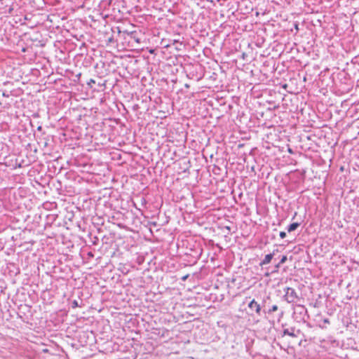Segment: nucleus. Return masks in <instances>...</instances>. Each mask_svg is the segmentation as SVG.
<instances>
[{"mask_svg": "<svg viewBox=\"0 0 359 359\" xmlns=\"http://www.w3.org/2000/svg\"><path fill=\"white\" fill-rule=\"evenodd\" d=\"M285 294L283 295V299L289 304L294 303L297 299H298V295L294 288L286 287L284 288Z\"/></svg>", "mask_w": 359, "mask_h": 359, "instance_id": "obj_1", "label": "nucleus"}, {"mask_svg": "<svg viewBox=\"0 0 359 359\" xmlns=\"http://www.w3.org/2000/svg\"><path fill=\"white\" fill-rule=\"evenodd\" d=\"M300 330H296L294 327H291L290 328H286L283 330L282 337L287 335L292 337H297V334L300 333Z\"/></svg>", "mask_w": 359, "mask_h": 359, "instance_id": "obj_2", "label": "nucleus"}, {"mask_svg": "<svg viewBox=\"0 0 359 359\" xmlns=\"http://www.w3.org/2000/svg\"><path fill=\"white\" fill-rule=\"evenodd\" d=\"M248 307L250 309H251L252 311H255L256 314L257 315H260L261 314V311H262V308H261V306L260 304L257 302L255 301L254 299H252L249 304H248Z\"/></svg>", "mask_w": 359, "mask_h": 359, "instance_id": "obj_3", "label": "nucleus"}, {"mask_svg": "<svg viewBox=\"0 0 359 359\" xmlns=\"http://www.w3.org/2000/svg\"><path fill=\"white\" fill-rule=\"evenodd\" d=\"M274 256V252L268 254L265 256L264 259L260 262V265H266L271 262V259H273Z\"/></svg>", "mask_w": 359, "mask_h": 359, "instance_id": "obj_4", "label": "nucleus"}, {"mask_svg": "<svg viewBox=\"0 0 359 359\" xmlns=\"http://www.w3.org/2000/svg\"><path fill=\"white\" fill-rule=\"evenodd\" d=\"M299 226V223L294 222L287 226V230L288 232H292V231L296 230Z\"/></svg>", "mask_w": 359, "mask_h": 359, "instance_id": "obj_5", "label": "nucleus"}, {"mask_svg": "<svg viewBox=\"0 0 359 359\" xmlns=\"http://www.w3.org/2000/svg\"><path fill=\"white\" fill-rule=\"evenodd\" d=\"M278 307L277 305H273L267 311H266L265 310H264L263 311L264 313L270 314V313H272L278 311Z\"/></svg>", "mask_w": 359, "mask_h": 359, "instance_id": "obj_6", "label": "nucleus"}, {"mask_svg": "<svg viewBox=\"0 0 359 359\" xmlns=\"http://www.w3.org/2000/svg\"><path fill=\"white\" fill-rule=\"evenodd\" d=\"M287 256L286 255H283L281 257V259H280L279 262H280V264H284L287 261Z\"/></svg>", "mask_w": 359, "mask_h": 359, "instance_id": "obj_7", "label": "nucleus"}, {"mask_svg": "<svg viewBox=\"0 0 359 359\" xmlns=\"http://www.w3.org/2000/svg\"><path fill=\"white\" fill-rule=\"evenodd\" d=\"M78 306H79V304H78V302H77L76 300H74V301L72 302V307L73 309H74V308H76V307H78Z\"/></svg>", "mask_w": 359, "mask_h": 359, "instance_id": "obj_8", "label": "nucleus"}, {"mask_svg": "<svg viewBox=\"0 0 359 359\" xmlns=\"http://www.w3.org/2000/svg\"><path fill=\"white\" fill-rule=\"evenodd\" d=\"M130 35H131V37H132V38H133V39L135 40V41H136L137 43H140V40L138 38H135V37L133 36V35H134V33H133V32H131V33H130Z\"/></svg>", "mask_w": 359, "mask_h": 359, "instance_id": "obj_9", "label": "nucleus"}, {"mask_svg": "<svg viewBox=\"0 0 359 359\" xmlns=\"http://www.w3.org/2000/svg\"><path fill=\"white\" fill-rule=\"evenodd\" d=\"M280 237L281 238H285L286 237V233L285 231L280 232Z\"/></svg>", "mask_w": 359, "mask_h": 359, "instance_id": "obj_10", "label": "nucleus"}, {"mask_svg": "<svg viewBox=\"0 0 359 359\" xmlns=\"http://www.w3.org/2000/svg\"><path fill=\"white\" fill-rule=\"evenodd\" d=\"M141 203H142V205H146V203H147V201H146V199H145L144 198H141Z\"/></svg>", "mask_w": 359, "mask_h": 359, "instance_id": "obj_11", "label": "nucleus"}, {"mask_svg": "<svg viewBox=\"0 0 359 359\" xmlns=\"http://www.w3.org/2000/svg\"><path fill=\"white\" fill-rule=\"evenodd\" d=\"M281 265V264L278 263L276 266H275V269H276V271H278V269H279L280 266Z\"/></svg>", "mask_w": 359, "mask_h": 359, "instance_id": "obj_12", "label": "nucleus"}, {"mask_svg": "<svg viewBox=\"0 0 359 359\" xmlns=\"http://www.w3.org/2000/svg\"><path fill=\"white\" fill-rule=\"evenodd\" d=\"M95 83V80L91 79L88 83L90 85V83Z\"/></svg>", "mask_w": 359, "mask_h": 359, "instance_id": "obj_13", "label": "nucleus"}, {"mask_svg": "<svg viewBox=\"0 0 359 359\" xmlns=\"http://www.w3.org/2000/svg\"><path fill=\"white\" fill-rule=\"evenodd\" d=\"M299 307H300L302 310H304L306 312V309H305V307L304 306L299 305Z\"/></svg>", "mask_w": 359, "mask_h": 359, "instance_id": "obj_14", "label": "nucleus"}, {"mask_svg": "<svg viewBox=\"0 0 359 359\" xmlns=\"http://www.w3.org/2000/svg\"><path fill=\"white\" fill-rule=\"evenodd\" d=\"M37 130H38L39 131H41V130H42V127H41V126H39V127L37 128Z\"/></svg>", "mask_w": 359, "mask_h": 359, "instance_id": "obj_15", "label": "nucleus"}, {"mask_svg": "<svg viewBox=\"0 0 359 359\" xmlns=\"http://www.w3.org/2000/svg\"><path fill=\"white\" fill-rule=\"evenodd\" d=\"M3 96H4V97H8L9 95H8V94H6L5 93H3Z\"/></svg>", "mask_w": 359, "mask_h": 359, "instance_id": "obj_16", "label": "nucleus"}, {"mask_svg": "<svg viewBox=\"0 0 359 359\" xmlns=\"http://www.w3.org/2000/svg\"><path fill=\"white\" fill-rule=\"evenodd\" d=\"M187 276H184V277L182 278V280H186V279H187Z\"/></svg>", "mask_w": 359, "mask_h": 359, "instance_id": "obj_17", "label": "nucleus"}, {"mask_svg": "<svg viewBox=\"0 0 359 359\" xmlns=\"http://www.w3.org/2000/svg\"><path fill=\"white\" fill-rule=\"evenodd\" d=\"M288 151H289L290 153H291V154L292 153V149H288Z\"/></svg>", "mask_w": 359, "mask_h": 359, "instance_id": "obj_18", "label": "nucleus"}]
</instances>
